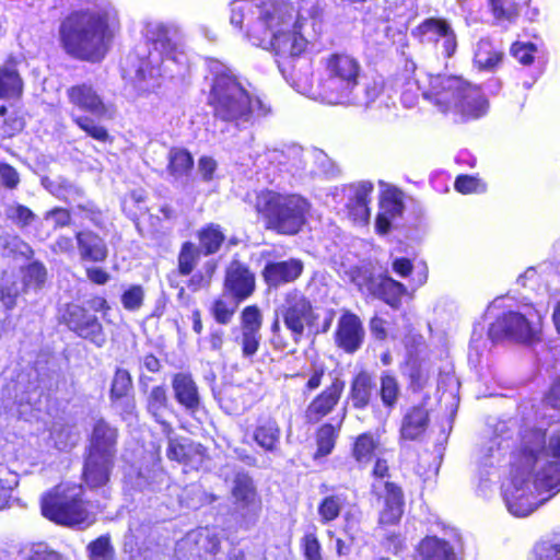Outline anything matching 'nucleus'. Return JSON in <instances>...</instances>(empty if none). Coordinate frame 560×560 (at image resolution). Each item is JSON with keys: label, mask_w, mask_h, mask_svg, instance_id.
<instances>
[{"label": "nucleus", "mask_w": 560, "mask_h": 560, "mask_svg": "<svg viewBox=\"0 0 560 560\" xmlns=\"http://www.w3.org/2000/svg\"><path fill=\"white\" fill-rule=\"evenodd\" d=\"M560 490V423L542 432L525 429L521 451L512 464L511 480L503 486V499L509 512L525 517L549 497L545 492Z\"/></svg>", "instance_id": "nucleus-1"}, {"label": "nucleus", "mask_w": 560, "mask_h": 560, "mask_svg": "<svg viewBox=\"0 0 560 560\" xmlns=\"http://www.w3.org/2000/svg\"><path fill=\"white\" fill-rule=\"evenodd\" d=\"M295 10L289 0H265L255 4V16L248 22V39L253 45L272 50L279 58L298 57L307 40L301 34L304 21L315 19L314 5Z\"/></svg>", "instance_id": "nucleus-2"}, {"label": "nucleus", "mask_w": 560, "mask_h": 560, "mask_svg": "<svg viewBox=\"0 0 560 560\" xmlns=\"http://www.w3.org/2000/svg\"><path fill=\"white\" fill-rule=\"evenodd\" d=\"M118 25L115 7L108 0H98L93 7L75 10L62 20L60 43L71 57L98 62L107 54Z\"/></svg>", "instance_id": "nucleus-3"}, {"label": "nucleus", "mask_w": 560, "mask_h": 560, "mask_svg": "<svg viewBox=\"0 0 560 560\" xmlns=\"http://www.w3.org/2000/svg\"><path fill=\"white\" fill-rule=\"evenodd\" d=\"M361 65L348 54H331L324 61L322 103L328 105H372L383 91L377 80L361 82Z\"/></svg>", "instance_id": "nucleus-4"}, {"label": "nucleus", "mask_w": 560, "mask_h": 560, "mask_svg": "<svg viewBox=\"0 0 560 560\" xmlns=\"http://www.w3.org/2000/svg\"><path fill=\"white\" fill-rule=\"evenodd\" d=\"M145 37L151 43L152 49L145 59L139 60L138 66L133 65L137 56H128L127 66L124 69L125 75L142 82L148 78L182 74L188 58L177 30L160 22H151L147 24Z\"/></svg>", "instance_id": "nucleus-5"}, {"label": "nucleus", "mask_w": 560, "mask_h": 560, "mask_svg": "<svg viewBox=\"0 0 560 560\" xmlns=\"http://www.w3.org/2000/svg\"><path fill=\"white\" fill-rule=\"evenodd\" d=\"M214 117L236 129H246L270 113L258 96L250 95L231 70L215 75L209 96Z\"/></svg>", "instance_id": "nucleus-6"}, {"label": "nucleus", "mask_w": 560, "mask_h": 560, "mask_svg": "<svg viewBox=\"0 0 560 560\" xmlns=\"http://www.w3.org/2000/svg\"><path fill=\"white\" fill-rule=\"evenodd\" d=\"M423 97L441 113L452 115L455 120L466 121L486 115L489 103L480 88L458 75L438 74L430 77L429 89Z\"/></svg>", "instance_id": "nucleus-7"}, {"label": "nucleus", "mask_w": 560, "mask_h": 560, "mask_svg": "<svg viewBox=\"0 0 560 560\" xmlns=\"http://www.w3.org/2000/svg\"><path fill=\"white\" fill-rule=\"evenodd\" d=\"M67 97L72 105V121L91 138L106 142L109 135L100 121L112 118L113 108L105 101L102 91L91 82H84L70 86Z\"/></svg>", "instance_id": "nucleus-8"}, {"label": "nucleus", "mask_w": 560, "mask_h": 560, "mask_svg": "<svg viewBox=\"0 0 560 560\" xmlns=\"http://www.w3.org/2000/svg\"><path fill=\"white\" fill-rule=\"evenodd\" d=\"M83 489L78 485H59L42 499L43 515L67 526H89L95 520L92 504L82 500Z\"/></svg>", "instance_id": "nucleus-9"}, {"label": "nucleus", "mask_w": 560, "mask_h": 560, "mask_svg": "<svg viewBox=\"0 0 560 560\" xmlns=\"http://www.w3.org/2000/svg\"><path fill=\"white\" fill-rule=\"evenodd\" d=\"M256 210L267 219L269 228L282 234H295L305 223L310 203L300 195L268 190L258 195Z\"/></svg>", "instance_id": "nucleus-10"}, {"label": "nucleus", "mask_w": 560, "mask_h": 560, "mask_svg": "<svg viewBox=\"0 0 560 560\" xmlns=\"http://www.w3.org/2000/svg\"><path fill=\"white\" fill-rule=\"evenodd\" d=\"M220 544V533L215 527H199L177 542L176 560H244V552L237 548H232L225 556L215 557Z\"/></svg>", "instance_id": "nucleus-11"}, {"label": "nucleus", "mask_w": 560, "mask_h": 560, "mask_svg": "<svg viewBox=\"0 0 560 560\" xmlns=\"http://www.w3.org/2000/svg\"><path fill=\"white\" fill-rule=\"evenodd\" d=\"M540 313L533 305H523L517 311H508L498 316L489 327L493 341L510 338L516 341H530L538 331Z\"/></svg>", "instance_id": "nucleus-12"}, {"label": "nucleus", "mask_w": 560, "mask_h": 560, "mask_svg": "<svg viewBox=\"0 0 560 560\" xmlns=\"http://www.w3.org/2000/svg\"><path fill=\"white\" fill-rule=\"evenodd\" d=\"M294 342H299L306 330H311L318 318L310 299L301 291H288L276 310Z\"/></svg>", "instance_id": "nucleus-13"}, {"label": "nucleus", "mask_w": 560, "mask_h": 560, "mask_svg": "<svg viewBox=\"0 0 560 560\" xmlns=\"http://www.w3.org/2000/svg\"><path fill=\"white\" fill-rule=\"evenodd\" d=\"M412 36L422 44L433 45L444 57H452L457 48V39L451 24L439 18H429L412 30Z\"/></svg>", "instance_id": "nucleus-14"}, {"label": "nucleus", "mask_w": 560, "mask_h": 560, "mask_svg": "<svg viewBox=\"0 0 560 560\" xmlns=\"http://www.w3.org/2000/svg\"><path fill=\"white\" fill-rule=\"evenodd\" d=\"M232 498L235 513L245 524L256 522L261 510L253 479L245 472H237L233 479Z\"/></svg>", "instance_id": "nucleus-15"}, {"label": "nucleus", "mask_w": 560, "mask_h": 560, "mask_svg": "<svg viewBox=\"0 0 560 560\" xmlns=\"http://www.w3.org/2000/svg\"><path fill=\"white\" fill-rule=\"evenodd\" d=\"M67 326L78 336L90 340L97 347H103L106 342L102 324L95 315L90 314L80 305H69L63 315Z\"/></svg>", "instance_id": "nucleus-16"}, {"label": "nucleus", "mask_w": 560, "mask_h": 560, "mask_svg": "<svg viewBox=\"0 0 560 560\" xmlns=\"http://www.w3.org/2000/svg\"><path fill=\"white\" fill-rule=\"evenodd\" d=\"M294 57L280 58L277 60L279 70L287 82L300 94L312 100L322 102V79L315 86L312 81V71L308 63L300 66L298 69L292 65Z\"/></svg>", "instance_id": "nucleus-17"}, {"label": "nucleus", "mask_w": 560, "mask_h": 560, "mask_svg": "<svg viewBox=\"0 0 560 560\" xmlns=\"http://www.w3.org/2000/svg\"><path fill=\"white\" fill-rule=\"evenodd\" d=\"M373 493L384 500L380 512V523L392 525L397 523L404 511V494L401 489L388 480H376L372 483Z\"/></svg>", "instance_id": "nucleus-18"}, {"label": "nucleus", "mask_w": 560, "mask_h": 560, "mask_svg": "<svg viewBox=\"0 0 560 560\" xmlns=\"http://www.w3.org/2000/svg\"><path fill=\"white\" fill-rule=\"evenodd\" d=\"M345 389V382L335 377L330 385L318 394L305 410L306 421L317 423L337 406Z\"/></svg>", "instance_id": "nucleus-19"}, {"label": "nucleus", "mask_w": 560, "mask_h": 560, "mask_svg": "<svg viewBox=\"0 0 560 560\" xmlns=\"http://www.w3.org/2000/svg\"><path fill=\"white\" fill-rule=\"evenodd\" d=\"M405 209L404 194L395 187H387L380 198V211L376 217L375 229L380 234L389 231L392 221L399 218Z\"/></svg>", "instance_id": "nucleus-20"}, {"label": "nucleus", "mask_w": 560, "mask_h": 560, "mask_svg": "<svg viewBox=\"0 0 560 560\" xmlns=\"http://www.w3.org/2000/svg\"><path fill=\"white\" fill-rule=\"evenodd\" d=\"M363 338L364 329L360 318L351 312H345L338 320L336 330L338 347L352 353L360 348Z\"/></svg>", "instance_id": "nucleus-21"}, {"label": "nucleus", "mask_w": 560, "mask_h": 560, "mask_svg": "<svg viewBox=\"0 0 560 560\" xmlns=\"http://www.w3.org/2000/svg\"><path fill=\"white\" fill-rule=\"evenodd\" d=\"M167 457L198 469L206 458V450L190 440L168 436Z\"/></svg>", "instance_id": "nucleus-22"}, {"label": "nucleus", "mask_w": 560, "mask_h": 560, "mask_svg": "<svg viewBox=\"0 0 560 560\" xmlns=\"http://www.w3.org/2000/svg\"><path fill=\"white\" fill-rule=\"evenodd\" d=\"M225 289L238 301L248 298L255 289V278L249 269L237 260L230 264L225 276Z\"/></svg>", "instance_id": "nucleus-23"}, {"label": "nucleus", "mask_w": 560, "mask_h": 560, "mask_svg": "<svg viewBox=\"0 0 560 560\" xmlns=\"http://www.w3.org/2000/svg\"><path fill=\"white\" fill-rule=\"evenodd\" d=\"M373 185L369 182L360 183L349 190V201L347 203L349 217L355 224L364 225L370 220L371 194Z\"/></svg>", "instance_id": "nucleus-24"}, {"label": "nucleus", "mask_w": 560, "mask_h": 560, "mask_svg": "<svg viewBox=\"0 0 560 560\" xmlns=\"http://www.w3.org/2000/svg\"><path fill=\"white\" fill-rule=\"evenodd\" d=\"M77 247L81 260L103 262L108 256V248L104 238L93 231L85 230L75 234Z\"/></svg>", "instance_id": "nucleus-25"}, {"label": "nucleus", "mask_w": 560, "mask_h": 560, "mask_svg": "<svg viewBox=\"0 0 560 560\" xmlns=\"http://www.w3.org/2000/svg\"><path fill=\"white\" fill-rule=\"evenodd\" d=\"M172 387L177 402L194 415L200 407V396L192 377L186 373H177L172 380Z\"/></svg>", "instance_id": "nucleus-26"}, {"label": "nucleus", "mask_w": 560, "mask_h": 560, "mask_svg": "<svg viewBox=\"0 0 560 560\" xmlns=\"http://www.w3.org/2000/svg\"><path fill=\"white\" fill-rule=\"evenodd\" d=\"M308 150L299 145H291L285 150H272L269 152V159L282 165L284 170L300 179H306L305 155Z\"/></svg>", "instance_id": "nucleus-27"}, {"label": "nucleus", "mask_w": 560, "mask_h": 560, "mask_svg": "<svg viewBox=\"0 0 560 560\" xmlns=\"http://www.w3.org/2000/svg\"><path fill=\"white\" fill-rule=\"evenodd\" d=\"M303 271V264L299 259H289L278 262H269L264 269V278L269 285L280 284L296 280Z\"/></svg>", "instance_id": "nucleus-28"}, {"label": "nucleus", "mask_w": 560, "mask_h": 560, "mask_svg": "<svg viewBox=\"0 0 560 560\" xmlns=\"http://www.w3.org/2000/svg\"><path fill=\"white\" fill-rule=\"evenodd\" d=\"M114 456L89 453L84 465V479L91 488L105 485L109 479Z\"/></svg>", "instance_id": "nucleus-29"}, {"label": "nucleus", "mask_w": 560, "mask_h": 560, "mask_svg": "<svg viewBox=\"0 0 560 560\" xmlns=\"http://www.w3.org/2000/svg\"><path fill=\"white\" fill-rule=\"evenodd\" d=\"M23 80L18 70V60L13 57L0 66V98L14 100L23 93Z\"/></svg>", "instance_id": "nucleus-30"}, {"label": "nucleus", "mask_w": 560, "mask_h": 560, "mask_svg": "<svg viewBox=\"0 0 560 560\" xmlns=\"http://www.w3.org/2000/svg\"><path fill=\"white\" fill-rule=\"evenodd\" d=\"M255 401L252 389L243 385H229L224 388L220 402L230 415H237L246 410Z\"/></svg>", "instance_id": "nucleus-31"}, {"label": "nucleus", "mask_w": 560, "mask_h": 560, "mask_svg": "<svg viewBox=\"0 0 560 560\" xmlns=\"http://www.w3.org/2000/svg\"><path fill=\"white\" fill-rule=\"evenodd\" d=\"M416 63L412 60L406 61L404 73L398 79L397 83L401 90V103L407 108H412L419 98L420 93L423 95V89L416 75Z\"/></svg>", "instance_id": "nucleus-32"}, {"label": "nucleus", "mask_w": 560, "mask_h": 560, "mask_svg": "<svg viewBox=\"0 0 560 560\" xmlns=\"http://www.w3.org/2000/svg\"><path fill=\"white\" fill-rule=\"evenodd\" d=\"M116 440L117 430L104 420H98L93 428L89 453L115 456Z\"/></svg>", "instance_id": "nucleus-33"}, {"label": "nucleus", "mask_w": 560, "mask_h": 560, "mask_svg": "<svg viewBox=\"0 0 560 560\" xmlns=\"http://www.w3.org/2000/svg\"><path fill=\"white\" fill-rule=\"evenodd\" d=\"M420 560H457L454 548L436 536L424 537L418 546Z\"/></svg>", "instance_id": "nucleus-34"}, {"label": "nucleus", "mask_w": 560, "mask_h": 560, "mask_svg": "<svg viewBox=\"0 0 560 560\" xmlns=\"http://www.w3.org/2000/svg\"><path fill=\"white\" fill-rule=\"evenodd\" d=\"M147 409L149 413L161 424L163 433L170 435L172 425L165 420L168 411V398L164 386H154L147 397Z\"/></svg>", "instance_id": "nucleus-35"}, {"label": "nucleus", "mask_w": 560, "mask_h": 560, "mask_svg": "<svg viewBox=\"0 0 560 560\" xmlns=\"http://www.w3.org/2000/svg\"><path fill=\"white\" fill-rule=\"evenodd\" d=\"M407 294L408 289L405 284L384 273L380 275L373 298L383 300L389 306L398 308L401 305L402 298Z\"/></svg>", "instance_id": "nucleus-36"}, {"label": "nucleus", "mask_w": 560, "mask_h": 560, "mask_svg": "<svg viewBox=\"0 0 560 560\" xmlns=\"http://www.w3.org/2000/svg\"><path fill=\"white\" fill-rule=\"evenodd\" d=\"M428 425V411L423 407H413L402 419L401 440H416L422 435Z\"/></svg>", "instance_id": "nucleus-37"}, {"label": "nucleus", "mask_w": 560, "mask_h": 560, "mask_svg": "<svg viewBox=\"0 0 560 560\" xmlns=\"http://www.w3.org/2000/svg\"><path fill=\"white\" fill-rule=\"evenodd\" d=\"M253 438L265 451H273L280 439V428L277 421L270 417L259 418Z\"/></svg>", "instance_id": "nucleus-38"}, {"label": "nucleus", "mask_w": 560, "mask_h": 560, "mask_svg": "<svg viewBox=\"0 0 560 560\" xmlns=\"http://www.w3.org/2000/svg\"><path fill=\"white\" fill-rule=\"evenodd\" d=\"M373 389L374 382L372 376L365 371L358 373L351 383L349 393L352 406L355 409L365 408L370 402Z\"/></svg>", "instance_id": "nucleus-39"}, {"label": "nucleus", "mask_w": 560, "mask_h": 560, "mask_svg": "<svg viewBox=\"0 0 560 560\" xmlns=\"http://www.w3.org/2000/svg\"><path fill=\"white\" fill-rule=\"evenodd\" d=\"M305 158L306 178L335 176L336 167L325 152L320 150H308Z\"/></svg>", "instance_id": "nucleus-40"}, {"label": "nucleus", "mask_w": 560, "mask_h": 560, "mask_svg": "<svg viewBox=\"0 0 560 560\" xmlns=\"http://www.w3.org/2000/svg\"><path fill=\"white\" fill-rule=\"evenodd\" d=\"M502 51L489 38H481L475 49L474 63L480 70L493 71L502 60Z\"/></svg>", "instance_id": "nucleus-41"}, {"label": "nucleus", "mask_w": 560, "mask_h": 560, "mask_svg": "<svg viewBox=\"0 0 560 560\" xmlns=\"http://www.w3.org/2000/svg\"><path fill=\"white\" fill-rule=\"evenodd\" d=\"M347 504V495L345 493H332L324 497L317 508L319 523L327 525L336 521Z\"/></svg>", "instance_id": "nucleus-42"}, {"label": "nucleus", "mask_w": 560, "mask_h": 560, "mask_svg": "<svg viewBox=\"0 0 560 560\" xmlns=\"http://www.w3.org/2000/svg\"><path fill=\"white\" fill-rule=\"evenodd\" d=\"M42 185L51 195L65 201H74L82 195L80 187L63 177H57L54 179L44 177L42 179Z\"/></svg>", "instance_id": "nucleus-43"}, {"label": "nucleus", "mask_w": 560, "mask_h": 560, "mask_svg": "<svg viewBox=\"0 0 560 560\" xmlns=\"http://www.w3.org/2000/svg\"><path fill=\"white\" fill-rule=\"evenodd\" d=\"M198 238L200 249L203 254L211 255L220 249L223 241L225 240V235L220 225L210 223L198 232Z\"/></svg>", "instance_id": "nucleus-44"}, {"label": "nucleus", "mask_w": 560, "mask_h": 560, "mask_svg": "<svg viewBox=\"0 0 560 560\" xmlns=\"http://www.w3.org/2000/svg\"><path fill=\"white\" fill-rule=\"evenodd\" d=\"M380 441L372 433L366 432L360 434L353 444L352 455L360 464H368L377 450Z\"/></svg>", "instance_id": "nucleus-45"}, {"label": "nucleus", "mask_w": 560, "mask_h": 560, "mask_svg": "<svg viewBox=\"0 0 560 560\" xmlns=\"http://www.w3.org/2000/svg\"><path fill=\"white\" fill-rule=\"evenodd\" d=\"M255 4L252 0H234L231 2L230 21L236 27L246 26V35L248 36V22L255 16Z\"/></svg>", "instance_id": "nucleus-46"}, {"label": "nucleus", "mask_w": 560, "mask_h": 560, "mask_svg": "<svg viewBox=\"0 0 560 560\" xmlns=\"http://www.w3.org/2000/svg\"><path fill=\"white\" fill-rule=\"evenodd\" d=\"M194 161L189 152L184 149H172L168 153V171L175 178L186 176L191 167Z\"/></svg>", "instance_id": "nucleus-47"}, {"label": "nucleus", "mask_w": 560, "mask_h": 560, "mask_svg": "<svg viewBox=\"0 0 560 560\" xmlns=\"http://www.w3.org/2000/svg\"><path fill=\"white\" fill-rule=\"evenodd\" d=\"M346 411H343L342 418L338 423V427L330 423H326L322 425L317 432V454L320 456H326L331 453L335 447V442L337 439L338 430L342 420L345 419Z\"/></svg>", "instance_id": "nucleus-48"}, {"label": "nucleus", "mask_w": 560, "mask_h": 560, "mask_svg": "<svg viewBox=\"0 0 560 560\" xmlns=\"http://www.w3.org/2000/svg\"><path fill=\"white\" fill-rule=\"evenodd\" d=\"M378 279L380 275L374 276L368 268H357L351 273V281L358 290L370 296H373Z\"/></svg>", "instance_id": "nucleus-49"}, {"label": "nucleus", "mask_w": 560, "mask_h": 560, "mask_svg": "<svg viewBox=\"0 0 560 560\" xmlns=\"http://www.w3.org/2000/svg\"><path fill=\"white\" fill-rule=\"evenodd\" d=\"M200 250L191 242H185L178 255V269L184 276L189 275L199 259Z\"/></svg>", "instance_id": "nucleus-50"}, {"label": "nucleus", "mask_w": 560, "mask_h": 560, "mask_svg": "<svg viewBox=\"0 0 560 560\" xmlns=\"http://www.w3.org/2000/svg\"><path fill=\"white\" fill-rule=\"evenodd\" d=\"M261 334L254 331L241 330L237 336H235V342L242 348V355L245 359L253 358L260 346Z\"/></svg>", "instance_id": "nucleus-51"}, {"label": "nucleus", "mask_w": 560, "mask_h": 560, "mask_svg": "<svg viewBox=\"0 0 560 560\" xmlns=\"http://www.w3.org/2000/svg\"><path fill=\"white\" fill-rule=\"evenodd\" d=\"M399 396V385L395 376L385 373L381 377V398L383 404L393 408Z\"/></svg>", "instance_id": "nucleus-52"}, {"label": "nucleus", "mask_w": 560, "mask_h": 560, "mask_svg": "<svg viewBox=\"0 0 560 560\" xmlns=\"http://www.w3.org/2000/svg\"><path fill=\"white\" fill-rule=\"evenodd\" d=\"M46 280V268L40 262H33L26 267L23 275L24 288L26 290H37L42 288Z\"/></svg>", "instance_id": "nucleus-53"}, {"label": "nucleus", "mask_w": 560, "mask_h": 560, "mask_svg": "<svg viewBox=\"0 0 560 560\" xmlns=\"http://www.w3.org/2000/svg\"><path fill=\"white\" fill-rule=\"evenodd\" d=\"M262 315L255 305L246 306L241 314V330L260 332Z\"/></svg>", "instance_id": "nucleus-54"}, {"label": "nucleus", "mask_w": 560, "mask_h": 560, "mask_svg": "<svg viewBox=\"0 0 560 560\" xmlns=\"http://www.w3.org/2000/svg\"><path fill=\"white\" fill-rule=\"evenodd\" d=\"M491 10L498 20H513L518 14V5L512 0H490Z\"/></svg>", "instance_id": "nucleus-55"}, {"label": "nucleus", "mask_w": 560, "mask_h": 560, "mask_svg": "<svg viewBox=\"0 0 560 560\" xmlns=\"http://www.w3.org/2000/svg\"><path fill=\"white\" fill-rule=\"evenodd\" d=\"M236 307L237 303L229 302L224 299H218L212 304L211 313L219 324L225 325L230 323Z\"/></svg>", "instance_id": "nucleus-56"}, {"label": "nucleus", "mask_w": 560, "mask_h": 560, "mask_svg": "<svg viewBox=\"0 0 560 560\" xmlns=\"http://www.w3.org/2000/svg\"><path fill=\"white\" fill-rule=\"evenodd\" d=\"M92 560H114V549L107 537H100L89 545Z\"/></svg>", "instance_id": "nucleus-57"}, {"label": "nucleus", "mask_w": 560, "mask_h": 560, "mask_svg": "<svg viewBox=\"0 0 560 560\" xmlns=\"http://www.w3.org/2000/svg\"><path fill=\"white\" fill-rule=\"evenodd\" d=\"M50 436L54 440L55 446L59 450H66L77 442V436L71 428L58 423L54 425Z\"/></svg>", "instance_id": "nucleus-58"}, {"label": "nucleus", "mask_w": 560, "mask_h": 560, "mask_svg": "<svg viewBox=\"0 0 560 560\" xmlns=\"http://www.w3.org/2000/svg\"><path fill=\"white\" fill-rule=\"evenodd\" d=\"M131 387V377L126 370L118 369L114 375L110 399L127 396Z\"/></svg>", "instance_id": "nucleus-59"}, {"label": "nucleus", "mask_w": 560, "mask_h": 560, "mask_svg": "<svg viewBox=\"0 0 560 560\" xmlns=\"http://www.w3.org/2000/svg\"><path fill=\"white\" fill-rule=\"evenodd\" d=\"M535 553L537 560H560V538L539 542Z\"/></svg>", "instance_id": "nucleus-60"}, {"label": "nucleus", "mask_w": 560, "mask_h": 560, "mask_svg": "<svg viewBox=\"0 0 560 560\" xmlns=\"http://www.w3.org/2000/svg\"><path fill=\"white\" fill-rule=\"evenodd\" d=\"M455 188L462 194H479L486 191V184L470 175H460L455 180Z\"/></svg>", "instance_id": "nucleus-61"}, {"label": "nucleus", "mask_w": 560, "mask_h": 560, "mask_svg": "<svg viewBox=\"0 0 560 560\" xmlns=\"http://www.w3.org/2000/svg\"><path fill=\"white\" fill-rule=\"evenodd\" d=\"M143 289L140 285H131L121 296V303L128 311H137L143 302Z\"/></svg>", "instance_id": "nucleus-62"}, {"label": "nucleus", "mask_w": 560, "mask_h": 560, "mask_svg": "<svg viewBox=\"0 0 560 560\" xmlns=\"http://www.w3.org/2000/svg\"><path fill=\"white\" fill-rule=\"evenodd\" d=\"M536 52V46L532 43H514L511 47V54L521 63L528 66L534 61V54Z\"/></svg>", "instance_id": "nucleus-63"}, {"label": "nucleus", "mask_w": 560, "mask_h": 560, "mask_svg": "<svg viewBox=\"0 0 560 560\" xmlns=\"http://www.w3.org/2000/svg\"><path fill=\"white\" fill-rule=\"evenodd\" d=\"M8 217L15 223L20 224L22 228L31 224L35 219V214L32 212V210L22 205L11 207L8 210Z\"/></svg>", "instance_id": "nucleus-64"}]
</instances>
